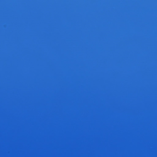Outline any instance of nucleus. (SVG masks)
Listing matches in <instances>:
<instances>
[{
	"mask_svg": "<svg viewBox=\"0 0 157 157\" xmlns=\"http://www.w3.org/2000/svg\"><path fill=\"white\" fill-rule=\"evenodd\" d=\"M31 119L30 118V120ZM30 128H92L91 126H32L30 122Z\"/></svg>",
	"mask_w": 157,
	"mask_h": 157,
	"instance_id": "nucleus-2",
	"label": "nucleus"
},
{
	"mask_svg": "<svg viewBox=\"0 0 157 157\" xmlns=\"http://www.w3.org/2000/svg\"><path fill=\"white\" fill-rule=\"evenodd\" d=\"M33 130H92V128H30V132Z\"/></svg>",
	"mask_w": 157,
	"mask_h": 157,
	"instance_id": "nucleus-1",
	"label": "nucleus"
}]
</instances>
